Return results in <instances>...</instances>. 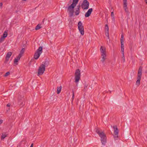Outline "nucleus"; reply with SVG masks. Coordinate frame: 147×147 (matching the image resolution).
<instances>
[{
	"label": "nucleus",
	"mask_w": 147,
	"mask_h": 147,
	"mask_svg": "<svg viewBox=\"0 0 147 147\" xmlns=\"http://www.w3.org/2000/svg\"><path fill=\"white\" fill-rule=\"evenodd\" d=\"M45 68L44 65H41L39 67L38 71V75H42L45 70Z\"/></svg>",
	"instance_id": "nucleus-6"
},
{
	"label": "nucleus",
	"mask_w": 147,
	"mask_h": 147,
	"mask_svg": "<svg viewBox=\"0 0 147 147\" xmlns=\"http://www.w3.org/2000/svg\"><path fill=\"white\" fill-rule=\"evenodd\" d=\"M6 137V135L5 134H3L1 137V140L3 139Z\"/></svg>",
	"instance_id": "nucleus-30"
},
{
	"label": "nucleus",
	"mask_w": 147,
	"mask_h": 147,
	"mask_svg": "<svg viewBox=\"0 0 147 147\" xmlns=\"http://www.w3.org/2000/svg\"><path fill=\"white\" fill-rule=\"evenodd\" d=\"M80 71L79 69H76L75 73V82L77 83L79 81L80 77Z\"/></svg>",
	"instance_id": "nucleus-4"
},
{
	"label": "nucleus",
	"mask_w": 147,
	"mask_h": 147,
	"mask_svg": "<svg viewBox=\"0 0 147 147\" xmlns=\"http://www.w3.org/2000/svg\"><path fill=\"white\" fill-rule=\"evenodd\" d=\"M33 146H34V144L33 143H32L30 147H33Z\"/></svg>",
	"instance_id": "nucleus-38"
},
{
	"label": "nucleus",
	"mask_w": 147,
	"mask_h": 147,
	"mask_svg": "<svg viewBox=\"0 0 147 147\" xmlns=\"http://www.w3.org/2000/svg\"><path fill=\"white\" fill-rule=\"evenodd\" d=\"M146 2V4H147V0H144Z\"/></svg>",
	"instance_id": "nucleus-43"
},
{
	"label": "nucleus",
	"mask_w": 147,
	"mask_h": 147,
	"mask_svg": "<svg viewBox=\"0 0 147 147\" xmlns=\"http://www.w3.org/2000/svg\"><path fill=\"white\" fill-rule=\"evenodd\" d=\"M89 3L87 0H84L82 4L81 7L83 9H87L89 8Z\"/></svg>",
	"instance_id": "nucleus-5"
},
{
	"label": "nucleus",
	"mask_w": 147,
	"mask_h": 147,
	"mask_svg": "<svg viewBox=\"0 0 147 147\" xmlns=\"http://www.w3.org/2000/svg\"><path fill=\"white\" fill-rule=\"evenodd\" d=\"M121 48H124V44H123V42H121Z\"/></svg>",
	"instance_id": "nucleus-33"
},
{
	"label": "nucleus",
	"mask_w": 147,
	"mask_h": 147,
	"mask_svg": "<svg viewBox=\"0 0 147 147\" xmlns=\"http://www.w3.org/2000/svg\"><path fill=\"white\" fill-rule=\"evenodd\" d=\"M113 128L114 130V138L115 140H117L118 137L119 130L116 125L113 126Z\"/></svg>",
	"instance_id": "nucleus-8"
},
{
	"label": "nucleus",
	"mask_w": 147,
	"mask_h": 147,
	"mask_svg": "<svg viewBox=\"0 0 147 147\" xmlns=\"http://www.w3.org/2000/svg\"><path fill=\"white\" fill-rule=\"evenodd\" d=\"M49 61L47 60L45 61L44 64H42L41 65H44L45 68V67L48 66V65H49Z\"/></svg>",
	"instance_id": "nucleus-20"
},
{
	"label": "nucleus",
	"mask_w": 147,
	"mask_h": 147,
	"mask_svg": "<svg viewBox=\"0 0 147 147\" xmlns=\"http://www.w3.org/2000/svg\"><path fill=\"white\" fill-rule=\"evenodd\" d=\"M142 67L141 66L140 67L138 70V77L137 78V80L136 83V84L138 86H139L140 84V80L141 79V76L142 74Z\"/></svg>",
	"instance_id": "nucleus-2"
},
{
	"label": "nucleus",
	"mask_w": 147,
	"mask_h": 147,
	"mask_svg": "<svg viewBox=\"0 0 147 147\" xmlns=\"http://www.w3.org/2000/svg\"><path fill=\"white\" fill-rule=\"evenodd\" d=\"M21 56L20 55H18V56L16 58H15L14 60V63L16 65L18 64V61L20 60Z\"/></svg>",
	"instance_id": "nucleus-13"
},
{
	"label": "nucleus",
	"mask_w": 147,
	"mask_h": 147,
	"mask_svg": "<svg viewBox=\"0 0 147 147\" xmlns=\"http://www.w3.org/2000/svg\"><path fill=\"white\" fill-rule=\"evenodd\" d=\"M96 131L101 138V141L103 145H105L107 143V137L105 133L98 128H96Z\"/></svg>",
	"instance_id": "nucleus-1"
},
{
	"label": "nucleus",
	"mask_w": 147,
	"mask_h": 147,
	"mask_svg": "<svg viewBox=\"0 0 147 147\" xmlns=\"http://www.w3.org/2000/svg\"><path fill=\"white\" fill-rule=\"evenodd\" d=\"M105 31H109V28L108 25L107 24H106L105 26Z\"/></svg>",
	"instance_id": "nucleus-25"
},
{
	"label": "nucleus",
	"mask_w": 147,
	"mask_h": 147,
	"mask_svg": "<svg viewBox=\"0 0 147 147\" xmlns=\"http://www.w3.org/2000/svg\"><path fill=\"white\" fill-rule=\"evenodd\" d=\"M105 34L106 36L108 37V38H109V31H105Z\"/></svg>",
	"instance_id": "nucleus-28"
},
{
	"label": "nucleus",
	"mask_w": 147,
	"mask_h": 147,
	"mask_svg": "<svg viewBox=\"0 0 147 147\" xmlns=\"http://www.w3.org/2000/svg\"><path fill=\"white\" fill-rule=\"evenodd\" d=\"M23 1H26V0H22Z\"/></svg>",
	"instance_id": "nucleus-44"
},
{
	"label": "nucleus",
	"mask_w": 147,
	"mask_h": 147,
	"mask_svg": "<svg viewBox=\"0 0 147 147\" xmlns=\"http://www.w3.org/2000/svg\"><path fill=\"white\" fill-rule=\"evenodd\" d=\"M72 93H73V94H72V100H73L74 98V92L73 91H72Z\"/></svg>",
	"instance_id": "nucleus-35"
},
{
	"label": "nucleus",
	"mask_w": 147,
	"mask_h": 147,
	"mask_svg": "<svg viewBox=\"0 0 147 147\" xmlns=\"http://www.w3.org/2000/svg\"><path fill=\"white\" fill-rule=\"evenodd\" d=\"M111 16L112 17H113L114 18V14L113 12H112L111 13Z\"/></svg>",
	"instance_id": "nucleus-37"
},
{
	"label": "nucleus",
	"mask_w": 147,
	"mask_h": 147,
	"mask_svg": "<svg viewBox=\"0 0 147 147\" xmlns=\"http://www.w3.org/2000/svg\"><path fill=\"white\" fill-rule=\"evenodd\" d=\"M24 143H25V142H24V141H22V142H21V143H20V144H22V143H23V144H24Z\"/></svg>",
	"instance_id": "nucleus-42"
},
{
	"label": "nucleus",
	"mask_w": 147,
	"mask_h": 147,
	"mask_svg": "<svg viewBox=\"0 0 147 147\" xmlns=\"http://www.w3.org/2000/svg\"><path fill=\"white\" fill-rule=\"evenodd\" d=\"M79 0H73V2L75 3L76 4H77Z\"/></svg>",
	"instance_id": "nucleus-34"
},
{
	"label": "nucleus",
	"mask_w": 147,
	"mask_h": 147,
	"mask_svg": "<svg viewBox=\"0 0 147 147\" xmlns=\"http://www.w3.org/2000/svg\"><path fill=\"white\" fill-rule=\"evenodd\" d=\"M93 9L92 8L89 9L87 12L86 13L85 16L86 17H88L90 15Z\"/></svg>",
	"instance_id": "nucleus-11"
},
{
	"label": "nucleus",
	"mask_w": 147,
	"mask_h": 147,
	"mask_svg": "<svg viewBox=\"0 0 147 147\" xmlns=\"http://www.w3.org/2000/svg\"><path fill=\"white\" fill-rule=\"evenodd\" d=\"M76 5L77 4H76L73 2L72 4L68 7V9H74Z\"/></svg>",
	"instance_id": "nucleus-14"
},
{
	"label": "nucleus",
	"mask_w": 147,
	"mask_h": 147,
	"mask_svg": "<svg viewBox=\"0 0 147 147\" xmlns=\"http://www.w3.org/2000/svg\"><path fill=\"white\" fill-rule=\"evenodd\" d=\"M100 50L101 53V56H106V52L105 48H103V47L101 46Z\"/></svg>",
	"instance_id": "nucleus-10"
},
{
	"label": "nucleus",
	"mask_w": 147,
	"mask_h": 147,
	"mask_svg": "<svg viewBox=\"0 0 147 147\" xmlns=\"http://www.w3.org/2000/svg\"><path fill=\"white\" fill-rule=\"evenodd\" d=\"M42 52V47H40L37 50L36 52L34 55V57L36 59H38L40 57V55Z\"/></svg>",
	"instance_id": "nucleus-3"
},
{
	"label": "nucleus",
	"mask_w": 147,
	"mask_h": 147,
	"mask_svg": "<svg viewBox=\"0 0 147 147\" xmlns=\"http://www.w3.org/2000/svg\"><path fill=\"white\" fill-rule=\"evenodd\" d=\"M10 74V72H7V73H6L5 75H4V76L5 77L9 75Z\"/></svg>",
	"instance_id": "nucleus-32"
},
{
	"label": "nucleus",
	"mask_w": 147,
	"mask_h": 147,
	"mask_svg": "<svg viewBox=\"0 0 147 147\" xmlns=\"http://www.w3.org/2000/svg\"><path fill=\"white\" fill-rule=\"evenodd\" d=\"M61 89V86H60V87H57V94H59L60 92Z\"/></svg>",
	"instance_id": "nucleus-22"
},
{
	"label": "nucleus",
	"mask_w": 147,
	"mask_h": 147,
	"mask_svg": "<svg viewBox=\"0 0 147 147\" xmlns=\"http://www.w3.org/2000/svg\"><path fill=\"white\" fill-rule=\"evenodd\" d=\"M5 38L1 36L0 38V43H2L4 40Z\"/></svg>",
	"instance_id": "nucleus-27"
},
{
	"label": "nucleus",
	"mask_w": 147,
	"mask_h": 147,
	"mask_svg": "<svg viewBox=\"0 0 147 147\" xmlns=\"http://www.w3.org/2000/svg\"><path fill=\"white\" fill-rule=\"evenodd\" d=\"M25 51V49L24 48H23L21 51L20 52V53L19 54V55H20L21 57L22 56V54L24 53Z\"/></svg>",
	"instance_id": "nucleus-23"
},
{
	"label": "nucleus",
	"mask_w": 147,
	"mask_h": 147,
	"mask_svg": "<svg viewBox=\"0 0 147 147\" xmlns=\"http://www.w3.org/2000/svg\"><path fill=\"white\" fill-rule=\"evenodd\" d=\"M21 146L20 145L19 146Z\"/></svg>",
	"instance_id": "nucleus-45"
},
{
	"label": "nucleus",
	"mask_w": 147,
	"mask_h": 147,
	"mask_svg": "<svg viewBox=\"0 0 147 147\" xmlns=\"http://www.w3.org/2000/svg\"><path fill=\"white\" fill-rule=\"evenodd\" d=\"M3 5V4L2 3H0V7H1Z\"/></svg>",
	"instance_id": "nucleus-40"
},
{
	"label": "nucleus",
	"mask_w": 147,
	"mask_h": 147,
	"mask_svg": "<svg viewBox=\"0 0 147 147\" xmlns=\"http://www.w3.org/2000/svg\"><path fill=\"white\" fill-rule=\"evenodd\" d=\"M80 7V5H78L77 6V9L76 10V12H75V14L76 15H78L79 14Z\"/></svg>",
	"instance_id": "nucleus-18"
},
{
	"label": "nucleus",
	"mask_w": 147,
	"mask_h": 147,
	"mask_svg": "<svg viewBox=\"0 0 147 147\" xmlns=\"http://www.w3.org/2000/svg\"><path fill=\"white\" fill-rule=\"evenodd\" d=\"M25 99L23 95H20L19 97L18 103L20 105L23 106L24 105Z\"/></svg>",
	"instance_id": "nucleus-7"
},
{
	"label": "nucleus",
	"mask_w": 147,
	"mask_h": 147,
	"mask_svg": "<svg viewBox=\"0 0 147 147\" xmlns=\"http://www.w3.org/2000/svg\"><path fill=\"white\" fill-rule=\"evenodd\" d=\"M102 56V59L101 60V61L102 62H104L106 59V56Z\"/></svg>",
	"instance_id": "nucleus-26"
},
{
	"label": "nucleus",
	"mask_w": 147,
	"mask_h": 147,
	"mask_svg": "<svg viewBox=\"0 0 147 147\" xmlns=\"http://www.w3.org/2000/svg\"><path fill=\"white\" fill-rule=\"evenodd\" d=\"M10 105L9 104H8L7 105V107H10Z\"/></svg>",
	"instance_id": "nucleus-41"
},
{
	"label": "nucleus",
	"mask_w": 147,
	"mask_h": 147,
	"mask_svg": "<svg viewBox=\"0 0 147 147\" xmlns=\"http://www.w3.org/2000/svg\"><path fill=\"white\" fill-rule=\"evenodd\" d=\"M122 55L121 58L122 59V61H123V62L124 63L125 61L124 55V54H123V53H122Z\"/></svg>",
	"instance_id": "nucleus-24"
},
{
	"label": "nucleus",
	"mask_w": 147,
	"mask_h": 147,
	"mask_svg": "<svg viewBox=\"0 0 147 147\" xmlns=\"http://www.w3.org/2000/svg\"><path fill=\"white\" fill-rule=\"evenodd\" d=\"M123 38H124L123 35V34H122L121 35V42H122H122H124Z\"/></svg>",
	"instance_id": "nucleus-29"
},
{
	"label": "nucleus",
	"mask_w": 147,
	"mask_h": 147,
	"mask_svg": "<svg viewBox=\"0 0 147 147\" xmlns=\"http://www.w3.org/2000/svg\"><path fill=\"white\" fill-rule=\"evenodd\" d=\"M44 19L40 24H38L36 27L35 30H39L42 27V26H41L42 25L44 24Z\"/></svg>",
	"instance_id": "nucleus-12"
},
{
	"label": "nucleus",
	"mask_w": 147,
	"mask_h": 147,
	"mask_svg": "<svg viewBox=\"0 0 147 147\" xmlns=\"http://www.w3.org/2000/svg\"><path fill=\"white\" fill-rule=\"evenodd\" d=\"M124 48H121V51H122V53H123V54H124Z\"/></svg>",
	"instance_id": "nucleus-36"
},
{
	"label": "nucleus",
	"mask_w": 147,
	"mask_h": 147,
	"mask_svg": "<svg viewBox=\"0 0 147 147\" xmlns=\"http://www.w3.org/2000/svg\"><path fill=\"white\" fill-rule=\"evenodd\" d=\"M78 29L84 28V26L82 25L81 21H79L78 23Z\"/></svg>",
	"instance_id": "nucleus-17"
},
{
	"label": "nucleus",
	"mask_w": 147,
	"mask_h": 147,
	"mask_svg": "<svg viewBox=\"0 0 147 147\" xmlns=\"http://www.w3.org/2000/svg\"><path fill=\"white\" fill-rule=\"evenodd\" d=\"M3 120H0V124H1L3 122Z\"/></svg>",
	"instance_id": "nucleus-39"
},
{
	"label": "nucleus",
	"mask_w": 147,
	"mask_h": 147,
	"mask_svg": "<svg viewBox=\"0 0 147 147\" xmlns=\"http://www.w3.org/2000/svg\"><path fill=\"white\" fill-rule=\"evenodd\" d=\"M11 54L12 53L11 52H8L7 53L5 57V59L7 61H8L9 60L10 57L11 55Z\"/></svg>",
	"instance_id": "nucleus-15"
},
{
	"label": "nucleus",
	"mask_w": 147,
	"mask_h": 147,
	"mask_svg": "<svg viewBox=\"0 0 147 147\" xmlns=\"http://www.w3.org/2000/svg\"><path fill=\"white\" fill-rule=\"evenodd\" d=\"M7 31H5L2 36L4 38H5L7 36Z\"/></svg>",
	"instance_id": "nucleus-21"
},
{
	"label": "nucleus",
	"mask_w": 147,
	"mask_h": 147,
	"mask_svg": "<svg viewBox=\"0 0 147 147\" xmlns=\"http://www.w3.org/2000/svg\"><path fill=\"white\" fill-rule=\"evenodd\" d=\"M87 87H88V85L85 84L84 86V91H85L87 90Z\"/></svg>",
	"instance_id": "nucleus-31"
},
{
	"label": "nucleus",
	"mask_w": 147,
	"mask_h": 147,
	"mask_svg": "<svg viewBox=\"0 0 147 147\" xmlns=\"http://www.w3.org/2000/svg\"><path fill=\"white\" fill-rule=\"evenodd\" d=\"M123 7L126 12H128V10L127 7V0H123Z\"/></svg>",
	"instance_id": "nucleus-9"
},
{
	"label": "nucleus",
	"mask_w": 147,
	"mask_h": 147,
	"mask_svg": "<svg viewBox=\"0 0 147 147\" xmlns=\"http://www.w3.org/2000/svg\"><path fill=\"white\" fill-rule=\"evenodd\" d=\"M78 30H79L80 34H81L82 35H83L84 33V28L78 29Z\"/></svg>",
	"instance_id": "nucleus-19"
},
{
	"label": "nucleus",
	"mask_w": 147,
	"mask_h": 147,
	"mask_svg": "<svg viewBox=\"0 0 147 147\" xmlns=\"http://www.w3.org/2000/svg\"><path fill=\"white\" fill-rule=\"evenodd\" d=\"M68 10L69 12V16L70 17L73 16L74 13V9H68Z\"/></svg>",
	"instance_id": "nucleus-16"
}]
</instances>
